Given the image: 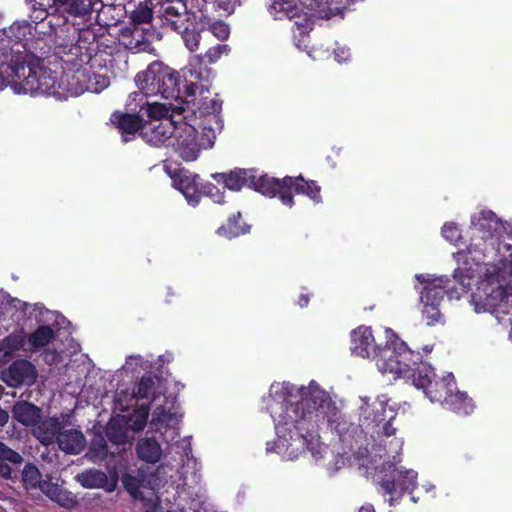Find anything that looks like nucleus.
I'll return each instance as SVG.
<instances>
[{
	"instance_id": "nucleus-28",
	"label": "nucleus",
	"mask_w": 512,
	"mask_h": 512,
	"mask_svg": "<svg viewBox=\"0 0 512 512\" xmlns=\"http://www.w3.org/2000/svg\"><path fill=\"white\" fill-rule=\"evenodd\" d=\"M128 432L129 427L125 423L124 419H112L108 422L105 428V436L107 440L117 447L126 445L129 442Z\"/></svg>"
},
{
	"instance_id": "nucleus-58",
	"label": "nucleus",
	"mask_w": 512,
	"mask_h": 512,
	"mask_svg": "<svg viewBox=\"0 0 512 512\" xmlns=\"http://www.w3.org/2000/svg\"><path fill=\"white\" fill-rule=\"evenodd\" d=\"M308 302H309V298H308V296H307V295H301V296H300L299 305H300L301 307L306 306V305L308 304Z\"/></svg>"
},
{
	"instance_id": "nucleus-4",
	"label": "nucleus",
	"mask_w": 512,
	"mask_h": 512,
	"mask_svg": "<svg viewBox=\"0 0 512 512\" xmlns=\"http://www.w3.org/2000/svg\"><path fill=\"white\" fill-rule=\"evenodd\" d=\"M494 266H487L484 277L470 296V304L476 313L490 312L501 320L508 316L512 340V293L509 292L506 278L501 279Z\"/></svg>"
},
{
	"instance_id": "nucleus-57",
	"label": "nucleus",
	"mask_w": 512,
	"mask_h": 512,
	"mask_svg": "<svg viewBox=\"0 0 512 512\" xmlns=\"http://www.w3.org/2000/svg\"><path fill=\"white\" fill-rule=\"evenodd\" d=\"M8 413L0 408V427H3L8 421Z\"/></svg>"
},
{
	"instance_id": "nucleus-42",
	"label": "nucleus",
	"mask_w": 512,
	"mask_h": 512,
	"mask_svg": "<svg viewBox=\"0 0 512 512\" xmlns=\"http://www.w3.org/2000/svg\"><path fill=\"white\" fill-rule=\"evenodd\" d=\"M150 406L148 404L141 405L135 410L134 414L126 421L129 429L133 431H141L147 424Z\"/></svg>"
},
{
	"instance_id": "nucleus-45",
	"label": "nucleus",
	"mask_w": 512,
	"mask_h": 512,
	"mask_svg": "<svg viewBox=\"0 0 512 512\" xmlns=\"http://www.w3.org/2000/svg\"><path fill=\"white\" fill-rule=\"evenodd\" d=\"M241 219V213L238 212L237 215L229 218L228 221V229H226V237L232 238L237 237L243 234H246L250 230V226L242 223L239 224V220Z\"/></svg>"
},
{
	"instance_id": "nucleus-3",
	"label": "nucleus",
	"mask_w": 512,
	"mask_h": 512,
	"mask_svg": "<svg viewBox=\"0 0 512 512\" xmlns=\"http://www.w3.org/2000/svg\"><path fill=\"white\" fill-rule=\"evenodd\" d=\"M40 63L39 58L13 66L15 87L19 86L18 92L54 95L60 94L58 89H62L70 96H79L91 88L87 85L88 72L86 69L64 72L57 80L56 75L50 69L41 66Z\"/></svg>"
},
{
	"instance_id": "nucleus-23",
	"label": "nucleus",
	"mask_w": 512,
	"mask_h": 512,
	"mask_svg": "<svg viewBox=\"0 0 512 512\" xmlns=\"http://www.w3.org/2000/svg\"><path fill=\"white\" fill-rule=\"evenodd\" d=\"M285 185L287 193L291 194L294 191L297 194H303L309 197L316 203L322 201L320 195V186L315 181H307L302 176L298 177H285Z\"/></svg>"
},
{
	"instance_id": "nucleus-16",
	"label": "nucleus",
	"mask_w": 512,
	"mask_h": 512,
	"mask_svg": "<svg viewBox=\"0 0 512 512\" xmlns=\"http://www.w3.org/2000/svg\"><path fill=\"white\" fill-rule=\"evenodd\" d=\"M125 489L134 499L144 501L145 512H161L162 506L155 491L160 488V482H122Z\"/></svg>"
},
{
	"instance_id": "nucleus-62",
	"label": "nucleus",
	"mask_w": 512,
	"mask_h": 512,
	"mask_svg": "<svg viewBox=\"0 0 512 512\" xmlns=\"http://www.w3.org/2000/svg\"><path fill=\"white\" fill-rule=\"evenodd\" d=\"M430 488H432V485L425 487L426 491H428Z\"/></svg>"
},
{
	"instance_id": "nucleus-64",
	"label": "nucleus",
	"mask_w": 512,
	"mask_h": 512,
	"mask_svg": "<svg viewBox=\"0 0 512 512\" xmlns=\"http://www.w3.org/2000/svg\"><path fill=\"white\" fill-rule=\"evenodd\" d=\"M140 41L137 39L135 45L138 46Z\"/></svg>"
},
{
	"instance_id": "nucleus-48",
	"label": "nucleus",
	"mask_w": 512,
	"mask_h": 512,
	"mask_svg": "<svg viewBox=\"0 0 512 512\" xmlns=\"http://www.w3.org/2000/svg\"><path fill=\"white\" fill-rule=\"evenodd\" d=\"M405 483L406 482H381V489L385 494L390 496V503L398 500L403 495L404 490L407 488Z\"/></svg>"
},
{
	"instance_id": "nucleus-5",
	"label": "nucleus",
	"mask_w": 512,
	"mask_h": 512,
	"mask_svg": "<svg viewBox=\"0 0 512 512\" xmlns=\"http://www.w3.org/2000/svg\"><path fill=\"white\" fill-rule=\"evenodd\" d=\"M135 82L140 90L135 96H160L173 101L181 97L182 79L179 73L160 61L152 62L146 70L139 72Z\"/></svg>"
},
{
	"instance_id": "nucleus-54",
	"label": "nucleus",
	"mask_w": 512,
	"mask_h": 512,
	"mask_svg": "<svg viewBox=\"0 0 512 512\" xmlns=\"http://www.w3.org/2000/svg\"><path fill=\"white\" fill-rule=\"evenodd\" d=\"M75 480H108L107 476L103 472H96L91 475L88 474H79L75 477Z\"/></svg>"
},
{
	"instance_id": "nucleus-12",
	"label": "nucleus",
	"mask_w": 512,
	"mask_h": 512,
	"mask_svg": "<svg viewBox=\"0 0 512 512\" xmlns=\"http://www.w3.org/2000/svg\"><path fill=\"white\" fill-rule=\"evenodd\" d=\"M22 484L26 492L32 496L36 492H42L52 501L67 509H71L77 504L76 497L58 482H22Z\"/></svg>"
},
{
	"instance_id": "nucleus-38",
	"label": "nucleus",
	"mask_w": 512,
	"mask_h": 512,
	"mask_svg": "<svg viewBox=\"0 0 512 512\" xmlns=\"http://www.w3.org/2000/svg\"><path fill=\"white\" fill-rule=\"evenodd\" d=\"M253 176V171H246L243 169H235L226 175V188L234 191L240 190L243 186L251 187L250 180Z\"/></svg>"
},
{
	"instance_id": "nucleus-56",
	"label": "nucleus",
	"mask_w": 512,
	"mask_h": 512,
	"mask_svg": "<svg viewBox=\"0 0 512 512\" xmlns=\"http://www.w3.org/2000/svg\"><path fill=\"white\" fill-rule=\"evenodd\" d=\"M399 477L403 480H415L418 477V473L412 469L405 471H399Z\"/></svg>"
},
{
	"instance_id": "nucleus-46",
	"label": "nucleus",
	"mask_w": 512,
	"mask_h": 512,
	"mask_svg": "<svg viewBox=\"0 0 512 512\" xmlns=\"http://www.w3.org/2000/svg\"><path fill=\"white\" fill-rule=\"evenodd\" d=\"M432 389L442 393L443 398L456 390L455 380L452 373L447 374L441 380H432Z\"/></svg>"
},
{
	"instance_id": "nucleus-61",
	"label": "nucleus",
	"mask_w": 512,
	"mask_h": 512,
	"mask_svg": "<svg viewBox=\"0 0 512 512\" xmlns=\"http://www.w3.org/2000/svg\"><path fill=\"white\" fill-rule=\"evenodd\" d=\"M224 229V226H220L217 230H216V233L221 235V232L222 230Z\"/></svg>"
},
{
	"instance_id": "nucleus-40",
	"label": "nucleus",
	"mask_w": 512,
	"mask_h": 512,
	"mask_svg": "<svg viewBox=\"0 0 512 512\" xmlns=\"http://www.w3.org/2000/svg\"><path fill=\"white\" fill-rule=\"evenodd\" d=\"M197 109L200 116L213 117L216 123L221 122L220 114L222 111V100L218 98L207 99L205 98L201 103H198Z\"/></svg>"
},
{
	"instance_id": "nucleus-63",
	"label": "nucleus",
	"mask_w": 512,
	"mask_h": 512,
	"mask_svg": "<svg viewBox=\"0 0 512 512\" xmlns=\"http://www.w3.org/2000/svg\"><path fill=\"white\" fill-rule=\"evenodd\" d=\"M110 480H119L118 476H115L114 478H111Z\"/></svg>"
},
{
	"instance_id": "nucleus-39",
	"label": "nucleus",
	"mask_w": 512,
	"mask_h": 512,
	"mask_svg": "<svg viewBox=\"0 0 512 512\" xmlns=\"http://www.w3.org/2000/svg\"><path fill=\"white\" fill-rule=\"evenodd\" d=\"M54 336V330L49 325H41L29 334L28 342L34 349H40L47 346L54 339Z\"/></svg>"
},
{
	"instance_id": "nucleus-6",
	"label": "nucleus",
	"mask_w": 512,
	"mask_h": 512,
	"mask_svg": "<svg viewBox=\"0 0 512 512\" xmlns=\"http://www.w3.org/2000/svg\"><path fill=\"white\" fill-rule=\"evenodd\" d=\"M189 121L181 118L172 141L174 152L185 162L197 160L203 150L214 146L216 140L213 128L204 126L199 131Z\"/></svg>"
},
{
	"instance_id": "nucleus-53",
	"label": "nucleus",
	"mask_w": 512,
	"mask_h": 512,
	"mask_svg": "<svg viewBox=\"0 0 512 512\" xmlns=\"http://www.w3.org/2000/svg\"><path fill=\"white\" fill-rule=\"evenodd\" d=\"M208 30L219 40H224V22L221 20L209 23Z\"/></svg>"
},
{
	"instance_id": "nucleus-11",
	"label": "nucleus",
	"mask_w": 512,
	"mask_h": 512,
	"mask_svg": "<svg viewBox=\"0 0 512 512\" xmlns=\"http://www.w3.org/2000/svg\"><path fill=\"white\" fill-rule=\"evenodd\" d=\"M420 357L412 358L410 361L409 371L405 377L410 378L414 386L418 389H423L425 395L430 399L431 402L441 401L442 393L437 389H432V380L435 378V373L432 367L425 362H419Z\"/></svg>"
},
{
	"instance_id": "nucleus-59",
	"label": "nucleus",
	"mask_w": 512,
	"mask_h": 512,
	"mask_svg": "<svg viewBox=\"0 0 512 512\" xmlns=\"http://www.w3.org/2000/svg\"><path fill=\"white\" fill-rule=\"evenodd\" d=\"M7 79L0 74V91L7 87Z\"/></svg>"
},
{
	"instance_id": "nucleus-60",
	"label": "nucleus",
	"mask_w": 512,
	"mask_h": 512,
	"mask_svg": "<svg viewBox=\"0 0 512 512\" xmlns=\"http://www.w3.org/2000/svg\"><path fill=\"white\" fill-rule=\"evenodd\" d=\"M359 512H375L372 507H361Z\"/></svg>"
},
{
	"instance_id": "nucleus-33",
	"label": "nucleus",
	"mask_w": 512,
	"mask_h": 512,
	"mask_svg": "<svg viewBox=\"0 0 512 512\" xmlns=\"http://www.w3.org/2000/svg\"><path fill=\"white\" fill-rule=\"evenodd\" d=\"M224 53V45L217 44L216 46L210 47L204 54L193 55L189 63L194 67L201 68L203 65H212L218 62L222 54Z\"/></svg>"
},
{
	"instance_id": "nucleus-41",
	"label": "nucleus",
	"mask_w": 512,
	"mask_h": 512,
	"mask_svg": "<svg viewBox=\"0 0 512 512\" xmlns=\"http://www.w3.org/2000/svg\"><path fill=\"white\" fill-rule=\"evenodd\" d=\"M61 4V7L67 11L74 13L82 12L87 16L92 13L95 5H102V0H65Z\"/></svg>"
},
{
	"instance_id": "nucleus-29",
	"label": "nucleus",
	"mask_w": 512,
	"mask_h": 512,
	"mask_svg": "<svg viewBox=\"0 0 512 512\" xmlns=\"http://www.w3.org/2000/svg\"><path fill=\"white\" fill-rule=\"evenodd\" d=\"M10 377L17 384L33 381L36 378L35 366L28 360H16L8 368Z\"/></svg>"
},
{
	"instance_id": "nucleus-44",
	"label": "nucleus",
	"mask_w": 512,
	"mask_h": 512,
	"mask_svg": "<svg viewBox=\"0 0 512 512\" xmlns=\"http://www.w3.org/2000/svg\"><path fill=\"white\" fill-rule=\"evenodd\" d=\"M183 86L184 90L181 89V97L175 101V104L183 103L185 106L187 105L189 109L194 111V115L196 114V110L194 107L196 91L198 89V85L194 82L188 83L186 80H182L181 87Z\"/></svg>"
},
{
	"instance_id": "nucleus-1",
	"label": "nucleus",
	"mask_w": 512,
	"mask_h": 512,
	"mask_svg": "<svg viewBox=\"0 0 512 512\" xmlns=\"http://www.w3.org/2000/svg\"><path fill=\"white\" fill-rule=\"evenodd\" d=\"M263 400L277 433V439L267 443V452H276L288 460L297 458L306 448L316 460L328 453L315 431L324 425L338 430L342 413L316 381L307 386L274 382Z\"/></svg>"
},
{
	"instance_id": "nucleus-24",
	"label": "nucleus",
	"mask_w": 512,
	"mask_h": 512,
	"mask_svg": "<svg viewBox=\"0 0 512 512\" xmlns=\"http://www.w3.org/2000/svg\"><path fill=\"white\" fill-rule=\"evenodd\" d=\"M136 454L141 461L155 465L161 459L162 448L155 437H144L137 441Z\"/></svg>"
},
{
	"instance_id": "nucleus-47",
	"label": "nucleus",
	"mask_w": 512,
	"mask_h": 512,
	"mask_svg": "<svg viewBox=\"0 0 512 512\" xmlns=\"http://www.w3.org/2000/svg\"><path fill=\"white\" fill-rule=\"evenodd\" d=\"M198 463L193 458H187L186 462L182 465L180 471V480H197L201 478L200 470L197 468Z\"/></svg>"
},
{
	"instance_id": "nucleus-27",
	"label": "nucleus",
	"mask_w": 512,
	"mask_h": 512,
	"mask_svg": "<svg viewBox=\"0 0 512 512\" xmlns=\"http://www.w3.org/2000/svg\"><path fill=\"white\" fill-rule=\"evenodd\" d=\"M211 177L216 184L210 181H201L199 200L204 196L210 198L214 203L222 204L224 202V173H214Z\"/></svg>"
},
{
	"instance_id": "nucleus-30",
	"label": "nucleus",
	"mask_w": 512,
	"mask_h": 512,
	"mask_svg": "<svg viewBox=\"0 0 512 512\" xmlns=\"http://www.w3.org/2000/svg\"><path fill=\"white\" fill-rule=\"evenodd\" d=\"M438 402L457 413L469 414L473 410L471 399L465 393L456 390L445 396V398L442 397V400Z\"/></svg>"
},
{
	"instance_id": "nucleus-37",
	"label": "nucleus",
	"mask_w": 512,
	"mask_h": 512,
	"mask_svg": "<svg viewBox=\"0 0 512 512\" xmlns=\"http://www.w3.org/2000/svg\"><path fill=\"white\" fill-rule=\"evenodd\" d=\"M159 380L158 376L152 374H144L133 392L136 399H150L154 398L155 384Z\"/></svg>"
},
{
	"instance_id": "nucleus-20",
	"label": "nucleus",
	"mask_w": 512,
	"mask_h": 512,
	"mask_svg": "<svg viewBox=\"0 0 512 512\" xmlns=\"http://www.w3.org/2000/svg\"><path fill=\"white\" fill-rule=\"evenodd\" d=\"M64 428L63 422L56 417L40 420L33 428V435L44 446L57 443L58 437Z\"/></svg>"
},
{
	"instance_id": "nucleus-36",
	"label": "nucleus",
	"mask_w": 512,
	"mask_h": 512,
	"mask_svg": "<svg viewBox=\"0 0 512 512\" xmlns=\"http://www.w3.org/2000/svg\"><path fill=\"white\" fill-rule=\"evenodd\" d=\"M171 105H176L175 103H169V106L167 107L165 104L161 103H149L145 102L141 108L140 112L145 114L148 118L147 121H164L165 119H170V116L168 117L169 111L171 112Z\"/></svg>"
},
{
	"instance_id": "nucleus-15",
	"label": "nucleus",
	"mask_w": 512,
	"mask_h": 512,
	"mask_svg": "<svg viewBox=\"0 0 512 512\" xmlns=\"http://www.w3.org/2000/svg\"><path fill=\"white\" fill-rule=\"evenodd\" d=\"M250 184L252 188L265 196L274 197L279 195L281 202L288 207H292L294 204L292 194L286 191L285 177L280 181L277 178L268 177L267 175L257 177L253 173Z\"/></svg>"
},
{
	"instance_id": "nucleus-34",
	"label": "nucleus",
	"mask_w": 512,
	"mask_h": 512,
	"mask_svg": "<svg viewBox=\"0 0 512 512\" xmlns=\"http://www.w3.org/2000/svg\"><path fill=\"white\" fill-rule=\"evenodd\" d=\"M108 456L107 438L101 433H95L91 439L87 457L93 462H101Z\"/></svg>"
},
{
	"instance_id": "nucleus-19",
	"label": "nucleus",
	"mask_w": 512,
	"mask_h": 512,
	"mask_svg": "<svg viewBox=\"0 0 512 512\" xmlns=\"http://www.w3.org/2000/svg\"><path fill=\"white\" fill-rule=\"evenodd\" d=\"M110 120L121 133L123 142L132 140L136 133H139L141 136V130L145 122L143 117L137 113H124L120 111H115L111 115Z\"/></svg>"
},
{
	"instance_id": "nucleus-35",
	"label": "nucleus",
	"mask_w": 512,
	"mask_h": 512,
	"mask_svg": "<svg viewBox=\"0 0 512 512\" xmlns=\"http://www.w3.org/2000/svg\"><path fill=\"white\" fill-rule=\"evenodd\" d=\"M131 24L134 26L131 35L133 38L137 34L141 35L142 31L138 28L139 25L149 24L153 19V11L146 4L140 3L130 15Z\"/></svg>"
},
{
	"instance_id": "nucleus-26",
	"label": "nucleus",
	"mask_w": 512,
	"mask_h": 512,
	"mask_svg": "<svg viewBox=\"0 0 512 512\" xmlns=\"http://www.w3.org/2000/svg\"><path fill=\"white\" fill-rule=\"evenodd\" d=\"M9 57V67L11 68V71H13V66H15L17 63H22L24 61L30 62L33 59H39L38 57L31 55L19 56L16 49L12 45L11 40L6 37L5 29H0V60L5 62L9 59ZM12 74L15 77L14 72H12Z\"/></svg>"
},
{
	"instance_id": "nucleus-21",
	"label": "nucleus",
	"mask_w": 512,
	"mask_h": 512,
	"mask_svg": "<svg viewBox=\"0 0 512 512\" xmlns=\"http://www.w3.org/2000/svg\"><path fill=\"white\" fill-rule=\"evenodd\" d=\"M57 445L59 449L66 454L78 455L86 445V439L82 431L77 429H68L61 431Z\"/></svg>"
},
{
	"instance_id": "nucleus-25",
	"label": "nucleus",
	"mask_w": 512,
	"mask_h": 512,
	"mask_svg": "<svg viewBox=\"0 0 512 512\" xmlns=\"http://www.w3.org/2000/svg\"><path fill=\"white\" fill-rule=\"evenodd\" d=\"M6 37L11 40L12 45L17 51V54L22 53V49L26 50L24 41L28 35L32 34V26L27 20H17L13 22L8 28H4Z\"/></svg>"
},
{
	"instance_id": "nucleus-7",
	"label": "nucleus",
	"mask_w": 512,
	"mask_h": 512,
	"mask_svg": "<svg viewBox=\"0 0 512 512\" xmlns=\"http://www.w3.org/2000/svg\"><path fill=\"white\" fill-rule=\"evenodd\" d=\"M387 343L380 347L373 360L382 374L390 373L394 378L406 376L412 358H419L418 353L409 350L407 345L389 328L385 330Z\"/></svg>"
},
{
	"instance_id": "nucleus-8",
	"label": "nucleus",
	"mask_w": 512,
	"mask_h": 512,
	"mask_svg": "<svg viewBox=\"0 0 512 512\" xmlns=\"http://www.w3.org/2000/svg\"><path fill=\"white\" fill-rule=\"evenodd\" d=\"M194 111L183 103L171 105L170 119L164 121H145L141 130V138L152 146L159 147L166 141L174 138L176 128L182 119L191 120Z\"/></svg>"
},
{
	"instance_id": "nucleus-2",
	"label": "nucleus",
	"mask_w": 512,
	"mask_h": 512,
	"mask_svg": "<svg viewBox=\"0 0 512 512\" xmlns=\"http://www.w3.org/2000/svg\"><path fill=\"white\" fill-rule=\"evenodd\" d=\"M472 236L466 250L454 254L457 267L454 279L463 291L477 275L484 277L487 266H494L501 279L509 277L512 283V233L510 225L503 223L491 210H481L471 217Z\"/></svg>"
},
{
	"instance_id": "nucleus-32",
	"label": "nucleus",
	"mask_w": 512,
	"mask_h": 512,
	"mask_svg": "<svg viewBox=\"0 0 512 512\" xmlns=\"http://www.w3.org/2000/svg\"><path fill=\"white\" fill-rule=\"evenodd\" d=\"M270 14L275 19H293L298 15L299 9L295 0H273L270 5Z\"/></svg>"
},
{
	"instance_id": "nucleus-22",
	"label": "nucleus",
	"mask_w": 512,
	"mask_h": 512,
	"mask_svg": "<svg viewBox=\"0 0 512 512\" xmlns=\"http://www.w3.org/2000/svg\"><path fill=\"white\" fill-rule=\"evenodd\" d=\"M13 418L24 426H35L42 418V410L29 401H18L12 408Z\"/></svg>"
},
{
	"instance_id": "nucleus-55",
	"label": "nucleus",
	"mask_w": 512,
	"mask_h": 512,
	"mask_svg": "<svg viewBox=\"0 0 512 512\" xmlns=\"http://www.w3.org/2000/svg\"><path fill=\"white\" fill-rule=\"evenodd\" d=\"M335 60L339 63L345 62L350 58L349 49L346 47H339L334 51Z\"/></svg>"
},
{
	"instance_id": "nucleus-49",
	"label": "nucleus",
	"mask_w": 512,
	"mask_h": 512,
	"mask_svg": "<svg viewBox=\"0 0 512 512\" xmlns=\"http://www.w3.org/2000/svg\"><path fill=\"white\" fill-rule=\"evenodd\" d=\"M110 84V79L107 76L100 74H93L90 76L88 74L87 85L91 86L89 89L92 92L99 93L108 87Z\"/></svg>"
},
{
	"instance_id": "nucleus-31",
	"label": "nucleus",
	"mask_w": 512,
	"mask_h": 512,
	"mask_svg": "<svg viewBox=\"0 0 512 512\" xmlns=\"http://www.w3.org/2000/svg\"><path fill=\"white\" fill-rule=\"evenodd\" d=\"M175 31L181 34L182 40L190 52L198 50L201 40V30L198 28L196 22L189 19L183 24L182 29H176Z\"/></svg>"
},
{
	"instance_id": "nucleus-52",
	"label": "nucleus",
	"mask_w": 512,
	"mask_h": 512,
	"mask_svg": "<svg viewBox=\"0 0 512 512\" xmlns=\"http://www.w3.org/2000/svg\"><path fill=\"white\" fill-rule=\"evenodd\" d=\"M84 488H102L106 492H113L117 488L118 482H81Z\"/></svg>"
},
{
	"instance_id": "nucleus-18",
	"label": "nucleus",
	"mask_w": 512,
	"mask_h": 512,
	"mask_svg": "<svg viewBox=\"0 0 512 512\" xmlns=\"http://www.w3.org/2000/svg\"><path fill=\"white\" fill-rule=\"evenodd\" d=\"M380 347L375 343V338L369 327L360 326L351 332L350 349L353 354L374 359Z\"/></svg>"
},
{
	"instance_id": "nucleus-43",
	"label": "nucleus",
	"mask_w": 512,
	"mask_h": 512,
	"mask_svg": "<svg viewBox=\"0 0 512 512\" xmlns=\"http://www.w3.org/2000/svg\"><path fill=\"white\" fill-rule=\"evenodd\" d=\"M164 17L167 21V25L174 31L176 29H182L183 24L190 19L187 14L180 12L179 9L173 5L165 7Z\"/></svg>"
},
{
	"instance_id": "nucleus-10",
	"label": "nucleus",
	"mask_w": 512,
	"mask_h": 512,
	"mask_svg": "<svg viewBox=\"0 0 512 512\" xmlns=\"http://www.w3.org/2000/svg\"><path fill=\"white\" fill-rule=\"evenodd\" d=\"M0 448V476L15 480L19 476L20 480H40L41 473L39 468L31 462L24 461L20 453L12 448L1 444Z\"/></svg>"
},
{
	"instance_id": "nucleus-17",
	"label": "nucleus",
	"mask_w": 512,
	"mask_h": 512,
	"mask_svg": "<svg viewBox=\"0 0 512 512\" xmlns=\"http://www.w3.org/2000/svg\"><path fill=\"white\" fill-rule=\"evenodd\" d=\"M173 186L179 190L190 205L199 203V189L201 178L187 169H178L171 175Z\"/></svg>"
},
{
	"instance_id": "nucleus-51",
	"label": "nucleus",
	"mask_w": 512,
	"mask_h": 512,
	"mask_svg": "<svg viewBox=\"0 0 512 512\" xmlns=\"http://www.w3.org/2000/svg\"><path fill=\"white\" fill-rule=\"evenodd\" d=\"M442 235L443 237L452 242L456 243L459 239H461V231L455 223H446L442 227Z\"/></svg>"
},
{
	"instance_id": "nucleus-50",
	"label": "nucleus",
	"mask_w": 512,
	"mask_h": 512,
	"mask_svg": "<svg viewBox=\"0 0 512 512\" xmlns=\"http://www.w3.org/2000/svg\"><path fill=\"white\" fill-rule=\"evenodd\" d=\"M165 470H166V466L165 465L157 466L155 471L150 474V478L148 480H157V481L165 480V478H166ZM120 480H139V479L136 478L135 476H132V475L128 474V473H125ZM140 480H147L146 476L145 475H141V479Z\"/></svg>"
},
{
	"instance_id": "nucleus-9",
	"label": "nucleus",
	"mask_w": 512,
	"mask_h": 512,
	"mask_svg": "<svg viewBox=\"0 0 512 512\" xmlns=\"http://www.w3.org/2000/svg\"><path fill=\"white\" fill-rule=\"evenodd\" d=\"M415 277L423 284L420 291L422 315L427 320V325H434L442 319L439 306L446 293L449 280L447 277H435L429 274H417Z\"/></svg>"
},
{
	"instance_id": "nucleus-14",
	"label": "nucleus",
	"mask_w": 512,
	"mask_h": 512,
	"mask_svg": "<svg viewBox=\"0 0 512 512\" xmlns=\"http://www.w3.org/2000/svg\"><path fill=\"white\" fill-rule=\"evenodd\" d=\"M64 1L65 0H34L33 10L29 17L31 21L36 24L35 29L37 25L43 23L49 15L60 16L63 19V23H67L69 17L77 18L86 16L82 12L74 13L63 9L61 2Z\"/></svg>"
},
{
	"instance_id": "nucleus-13",
	"label": "nucleus",
	"mask_w": 512,
	"mask_h": 512,
	"mask_svg": "<svg viewBox=\"0 0 512 512\" xmlns=\"http://www.w3.org/2000/svg\"><path fill=\"white\" fill-rule=\"evenodd\" d=\"M363 405L361 406L362 413L364 415L365 421L368 424L375 423L380 424L385 421L383 426V431L386 436H392L395 434L396 429L392 426V421L395 418V411L389 407L386 408L388 404V399L385 396L378 397L377 400L373 403V415L369 412L368 397L361 398Z\"/></svg>"
}]
</instances>
